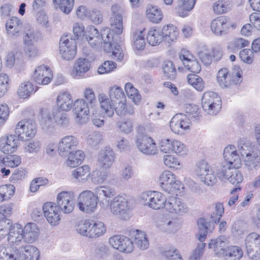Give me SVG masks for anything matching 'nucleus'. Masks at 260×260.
<instances>
[{"label":"nucleus","mask_w":260,"mask_h":260,"mask_svg":"<svg viewBox=\"0 0 260 260\" xmlns=\"http://www.w3.org/2000/svg\"><path fill=\"white\" fill-rule=\"evenodd\" d=\"M115 158V153L110 148L101 151L99 156V161L103 168L107 169L111 167Z\"/></svg>","instance_id":"a878e982"},{"label":"nucleus","mask_w":260,"mask_h":260,"mask_svg":"<svg viewBox=\"0 0 260 260\" xmlns=\"http://www.w3.org/2000/svg\"><path fill=\"white\" fill-rule=\"evenodd\" d=\"M197 224L199 231L196 237L200 242H203L206 238L207 233L211 232L214 228L211 225V221H207L203 217L198 219Z\"/></svg>","instance_id":"b1692460"},{"label":"nucleus","mask_w":260,"mask_h":260,"mask_svg":"<svg viewBox=\"0 0 260 260\" xmlns=\"http://www.w3.org/2000/svg\"><path fill=\"white\" fill-rule=\"evenodd\" d=\"M107 176V172L104 168L94 171L91 174V181L95 184H101L104 182Z\"/></svg>","instance_id":"13d9d810"},{"label":"nucleus","mask_w":260,"mask_h":260,"mask_svg":"<svg viewBox=\"0 0 260 260\" xmlns=\"http://www.w3.org/2000/svg\"><path fill=\"white\" fill-rule=\"evenodd\" d=\"M23 234V239L24 242L31 244L34 242L38 237L39 230L37 225L34 223L26 224L23 230H21Z\"/></svg>","instance_id":"5701e85b"},{"label":"nucleus","mask_w":260,"mask_h":260,"mask_svg":"<svg viewBox=\"0 0 260 260\" xmlns=\"http://www.w3.org/2000/svg\"><path fill=\"white\" fill-rule=\"evenodd\" d=\"M84 26L82 23H76L74 24L73 31L75 36L73 41L75 40L76 38L78 39L79 37L81 38L82 41H84L85 32L84 31Z\"/></svg>","instance_id":"0e129e2a"},{"label":"nucleus","mask_w":260,"mask_h":260,"mask_svg":"<svg viewBox=\"0 0 260 260\" xmlns=\"http://www.w3.org/2000/svg\"><path fill=\"white\" fill-rule=\"evenodd\" d=\"M90 168L88 166L84 165L78 167L73 171L72 176L76 179H84V176L89 175Z\"/></svg>","instance_id":"bf43d9fd"},{"label":"nucleus","mask_w":260,"mask_h":260,"mask_svg":"<svg viewBox=\"0 0 260 260\" xmlns=\"http://www.w3.org/2000/svg\"><path fill=\"white\" fill-rule=\"evenodd\" d=\"M76 46L73 39L70 41L67 36L62 37L59 42V51L62 57L66 60L74 58L76 53Z\"/></svg>","instance_id":"9b49d317"},{"label":"nucleus","mask_w":260,"mask_h":260,"mask_svg":"<svg viewBox=\"0 0 260 260\" xmlns=\"http://www.w3.org/2000/svg\"><path fill=\"white\" fill-rule=\"evenodd\" d=\"M19 224H16L10 230L8 235V241L9 244H15L17 242H20L23 239V234L21 230L18 228Z\"/></svg>","instance_id":"37998d69"},{"label":"nucleus","mask_w":260,"mask_h":260,"mask_svg":"<svg viewBox=\"0 0 260 260\" xmlns=\"http://www.w3.org/2000/svg\"><path fill=\"white\" fill-rule=\"evenodd\" d=\"M110 101L112 103V106L117 100L118 102L124 100L125 95L123 90L119 87L114 86L109 89Z\"/></svg>","instance_id":"49530a36"},{"label":"nucleus","mask_w":260,"mask_h":260,"mask_svg":"<svg viewBox=\"0 0 260 260\" xmlns=\"http://www.w3.org/2000/svg\"><path fill=\"white\" fill-rule=\"evenodd\" d=\"M188 83L197 90L202 91L204 88V83L202 78L196 74H189L187 76Z\"/></svg>","instance_id":"864d4df0"},{"label":"nucleus","mask_w":260,"mask_h":260,"mask_svg":"<svg viewBox=\"0 0 260 260\" xmlns=\"http://www.w3.org/2000/svg\"><path fill=\"white\" fill-rule=\"evenodd\" d=\"M56 203L58 208L64 213H71L74 210L73 198L67 191H61L58 194Z\"/></svg>","instance_id":"4468645a"},{"label":"nucleus","mask_w":260,"mask_h":260,"mask_svg":"<svg viewBox=\"0 0 260 260\" xmlns=\"http://www.w3.org/2000/svg\"><path fill=\"white\" fill-rule=\"evenodd\" d=\"M13 228L11 220L8 218L0 219V239L7 235Z\"/></svg>","instance_id":"5fc2aeb1"},{"label":"nucleus","mask_w":260,"mask_h":260,"mask_svg":"<svg viewBox=\"0 0 260 260\" xmlns=\"http://www.w3.org/2000/svg\"><path fill=\"white\" fill-rule=\"evenodd\" d=\"M19 137L18 135H10L3 137L0 140V150L4 153H11L15 151L19 144Z\"/></svg>","instance_id":"dca6fc26"},{"label":"nucleus","mask_w":260,"mask_h":260,"mask_svg":"<svg viewBox=\"0 0 260 260\" xmlns=\"http://www.w3.org/2000/svg\"><path fill=\"white\" fill-rule=\"evenodd\" d=\"M101 37H94L87 41L92 47L104 43V49L109 52H112L117 60L120 61L123 59V55L120 45L116 42V38L111 33L110 28L107 27L101 30Z\"/></svg>","instance_id":"f257e3e1"},{"label":"nucleus","mask_w":260,"mask_h":260,"mask_svg":"<svg viewBox=\"0 0 260 260\" xmlns=\"http://www.w3.org/2000/svg\"><path fill=\"white\" fill-rule=\"evenodd\" d=\"M111 10V16L109 19L111 26V33L115 37V40L117 42L118 35L123 31L122 16L124 14V10L122 7L117 4L112 5Z\"/></svg>","instance_id":"7ed1b4c3"},{"label":"nucleus","mask_w":260,"mask_h":260,"mask_svg":"<svg viewBox=\"0 0 260 260\" xmlns=\"http://www.w3.org/2000/svg\"><path fill=\"white\" fill-rule=\"evenodd\" d=\"M71 96L68 92H63L59 94L57 99V104L62 111H67L70 110L73 106V100Z\"/></svg>","instance_id":"2f4dec72"},{"label":"nucleus","mask_w":260,"mask_h":260,"mask_svg":"<svg viewBox=\"0 0 260 260\" xmlns=\"http://www.w3.org/2000/svg\"><path fill=\"white\" fill-rule=\"evenodd\" d=\"M203 109L208 114L215 115L221 108V100L217 93L213 91L205 92L202 97Z\"/></svg>","instance_id":"f03ea898"},{"label":"nucleus","mask_w":260,"mask_h":260,"mask_svg":"<svg viewBox=\"0 0 260 260\" xmlns=\"http://www.w3.org/2000/svg\"><path fill=\"white\" fill-rule=\"evenodd\" d=\"M21 162V158L17 155H7L5 158V166L14 168L19 165Z\"/></svg>","instance_id":"69168bd1"},{"label":"nucleus","mask_w":260,"mask_h":260,"mask_svg":"<svg viewBox=\"0 0 260 260\" xmlns=\"http://www.w3.org/2000/svg\"><path fill=\"white\" fill-rule=\"evenodd\" d=\"M194 173L201 181L207 185H213L217 182L216 177L210 169V166L204 160L197 164Z\"/></svg>","instance_id":"39448f33"},{"label":"nucleus","mask_w":260,"mask_h":260,"mask_svg":"<svg viewBox=\"0 0 260 260\" xmlns=\"http://www.w3.org/2000/svg\"><path fill=\"white\" fill-rule=\"evenodd\" d=\"M231 8L230 0H219L215 3L213 6L214 12L217 14H221L226 12Z\"/></svg>","instance_id":"09e8293b"},{"label":"nucleus","mask_w":260,"mask_h":260,"mask_svg":"<svg viewBox=\"0 0 260 260\" xmlns=\"http://www.w3.org/2000/svg\"><path fill=\"white\" fill-rule=\"evenodd\" d=\"M17 251L18 260H39L40 257V250L33 245H21Z\"/></svg>","instance_id":"f8f14e48"},{"label":"nucleus","mask_w":260,"mask_h":260,"mask_svg":"<svg viewBox=\"0 0 260 260\" xmlns=\"http://www.w3.org/2000/svg\"><path fill=\"white\" fill-rule=\"evenodd\" d=\"M73 111L76 115L75 120L80 124L86 123L89 120V107L84 99H78L73 105Z\"/></svg>","instance_id":"6e6552de"},{"label":"nucleus","mask_w":260,"mask_h":260,"mask_svg":"<svg viewBox=\"0 0 260 260\" xmlns=\"http://www.w3.org/2000/svg\"><path fill=\"white\" fill-rule=\"evenodd\" d=\"M138 131L136 135V145L138 149L143 153L147 155H154L156 153L157 149L155 143L149 136L143 132Z\"/></svg>","instance_id":"423d86ee"},{"label":"nucleus","mask_w":260,"mask_h":260,"mask_svg":"<svg viewBox=\"0 0 260 260\" xmlns=\"http://www.w3.org/2000/svg\"><path fill=\"white\" fill-rule=\"evenodd\" d=\"M35 92L33 84L30 82H24L20 85L17 93L21 98L26 99Z\"/></svg>","instance_id":"79ce46f5"},{"label":"nucleus","mask_w":260,"mask_h":260,"mask_svg":"<svg viewBox=\"0 0 260 260\" xmlns=\"http://www.w3.org/2000/svg\"><path fill=\"white\" fill-rule=\"evenodd\" d=\"M160 31L164 41L168 43L174 41L178 35L177 28L172 24L164 26Z\"/></svg>","instance_id":"72a5a7b5"},{"label":"nucleus","mask_w":260,"mask_h":260,"mask_svg":"<svg viewBox=\"0 0 260 260\" xmlns=\"http://www.w3.org/2000/svg\"><path fill=\"white\" fill-rule=\"evenodd\" d=\"M69 156L66 161L67 166L75 168L80 165L84 159V153L81 150H76L75 153L69 155Z\"/></svg>","instance_id":"f704fd0d"},{"label":"nucleus","mask_w":260,"mask_h":260,"mask_svg":"<svg viewBox=\"0 0 260 260\" xmlns=\"http://www.w3.org/2000/svg\"><path fill=\"white\" fill-rule=\"evenodd\" d=\"M165 208L170 213L182 215L188 211V207L180 198L170 197L166 201Z\"/></svg>","instance_id":"6ab92c4d"},{"label":"nucleus","mask_w":260,"mask_h":260,"mask_svg":"<svg viewBox=\"0 0 260 260\" xmlns=\"http://www.w3.org/2000/svg\"><path fill=\"white\" fill-rule=\"evenodd\" d=\"M147 40L150 45L155 46L161 42L164 39L160 30L151 29L148 32Z\"/></svg>","instance_id":"a19ab883"},{"label":"nucleus","mask_w":260,"mask_h":260,"mask_svg":"<svg viewBox=\"0 0 260 260\" xmlns=\"http://www.w3.org/2000/svg\"><path fill=\"white\" fill-rule=\"evenodd\" d=\"M98 198L99 197L91 190L83 191L77 198L79 210L87 213L94 212L97 208Z\"/></svg>","instance_id":"20e7f679"},{"label":"nucleus","mask_w":260,"mask_h":260,"mask_svg":"<svg viewBox=\"0 0 260 260\" xmlns=\"http://www.w3.org/2000/svg\"><path fill=\"white\" fill-rule=\"evenodd\" d=\"M54 119L56 124L62 127H67L69 123V119L68 114L65 112L56 110L53 112Z\"/></svg>","instance_id":"de8ad7c7"},{"label":"nucleus","mask_w":260,"mask_h":260,"mask_svg":"<svg viewBox=\"0 0 260 260\" xmlns=\"http://www.w3.org/2000/svg\"><path fill=\"white\" fill-rule=\"evenodd\" d=\"M164 74L170 80H173L176 76V70L174 64L171 61H166L164 62L163 67Z\"/></svg>","instance_id":"603ef678"},{"label":"nucleus","mask_w":260,"mask_h":260,"mask_svg":"<svg viewBox=\"0 0 260 260\" xmlns=\"http://www.w3.org/2000/svg\"><path fill=\"white\" fill-rule=\"evenodd\" d=\"M244 161L248 170L251 171L258 169L260 167V151L247 153Z\"/></svg>","instance_id":"cd10ccee"},{"label":"nucleus","mask_w":260,"mask_h":260,"mask_svg":"<svg viewBox=\"0 0 260 260\" xmlns=\"http://www.w3.org/2000/svg\"><path fill=\"white\" fill-rule=\"evenodd\" d=\"M52 77L49 67L40 66L35 70L32 76L33 80L39 84H48Z\"/></svg>","instance_id":"aec40b11"},{"label":"nucleus","mask_w":260,"mask_h":260,"mask_svg":"<svg viewBox=\"0 0 260 260\" xmlns=\"http://www.w3.org/2000/svg\"><path fill=\"white\" fill-rule=\"evenodd\" d=\"M243 255L241 248L237 246H231L226 249L225 260H239Z\"/></svg>","instance_id":"c03bdc74"},{"label":"nucleus","mask_w":260,"mask_h":260,"mask_svg":"<svg viewBox=\"0 0 260 260\" xmlns=\"http://www.w3.org/2000/svg\"><path fill=\"white\" fill-rule=\"evenodd\" d=\"M90 63L88 59L79 58L75 62L72 71L74 78H78L87 72L90 68Z\"/></svg>","instance_id":"393cba45"},{"label":"nucleus","mask_w":260,"mask_h":260,"mask_svg":"<svg viewBox=\"0 0 260 260\" xmlns=\"http://www.w3.org/2000/svg\"><path fill=\"white\" fill-rule=\"evenodd\" d=\"M95 192L96 194V196L99 198H102L103 197L111 198L116 194L115 190L109 186L98 187L95 188Z\"/></svg>","instance_id":"3c124183"},{"label":"nucleus","mask_w":260,"mask_h":260,"mask_svg":"<svg viewBox=\"0 0 260 260\" xmlns=\"http://www.w3.org/2000/svg\"><path fill=\"white\" fill-rule=\"evenodd\" d=\"M144 205L154 210H159L165 207L166 199L161 193L157 191L143 193L141 196Z\"/></svg>","instance_id":"0eeeda50"},{"label":"nucleus","mask_w":260,"mask_h":260,"mask_svg":"<svg viewBox=\"0 0 260 260\" xmlns=\"http://www.w3.org/2000/svg\"><path fill=\"white\" fill-rule=\"evenodd\" d=\"M106 231V228L103 222H98L94 223L89 230L88 237L90 238H96L104 234Z\"/></svg>","instance_id":"a18cd8bd"},{"label":"nucleus","mask_w":260,"mask_h":260,"mask_svg":"<svg viewBox=\"0 0 260 260\" xmlns=\"http://www.w3.org/2000/svg\"><path fill=\"white\" fill-rule=\"evenodd\" d=\"M249 41L243 38H238L231 42L227 46V49L231 53H236L241 48L248 46Z\"/></svg>","instance_id":"58836bf2"},{"label":"nucleus","mask_w":260,"mask_h":260,"mask_svg":"<svg viewBox=\"0 0 260 260\" xmlns=\"http://www.w3.org/2000/svg\"><path fill=\"white\" fill-rule=\"evenodd\" d=\"M190 124V119L182 113L175 115L170 122L172 131L177 134H182L184 130L188 129Z\"/></svg>","instance_id":"9d476101"},{"label":"nucleus","mask_w":260,"mask_h":260,"mask_svg":"<svg viewBox=\"0 0 260 260\" xmlns=\"http://www.w3.org/2000/svg\"><path fill=\"white\" fill-rule=\"evenodd\" d=\"M172 152L179 156H184L187 154V149L185 146L180 141L173 140Z\"/></svg>","instance_id":"e2e57ef3"},{"label":"nucleus","mask_w":260,"mask_h":260,"mask_svg":"<svg viewBox=\"0 0 260 260\" xmlns=\"http://www.w3.org/2000/svg\"><path fill=\"white\" fill-rule=\"evenodd\" d=\"M241 59L244 62L250 64L253 60V53L250 49H244L239 52Z\"/></svg>","instance_id":"774afa93"},{"label":"nucleus","mask_w":260,"mask_h":260,"mask_svg":"<svg viewBox=\"0 0 260 260\" xmlns=\"http://www.w3.org/2000/svg\"><path fill=\"white\" fill-rule=\"evenodd\" d=\"M15 134L20 140L26 141L27 137H33L36 134V124L32 119L19 121L15 128Z\"/></svg>","instance_id":"1a4fd4ad"},{"label":"nucleus","mask_w":260,"mask_h":260,"mask_svg":"<svg viewBox=\"0 0 260 260\" xmlns=\"http://www.w3.org/2000/svg\"><path fill=\"white\" fill-rule=\"evenodd\" d=\"M145 34L143 31H140L134 35V46L138 50H142L145 47Z\"/></svg>","instance_id":"6e6d98bb"},{"label":"nucleus","mask_w":260,"mask_h":260,"mask_svg":"<svg viewBox=\"0 0 260 260\" xmlns=\"http://www.w3.org/2000/svg\"><path fill=\"white\" fill-rule=\"evenodd\" d=\"M77 16L81 19H84L87 16H90L91 19H93L94 15L95 16L93 21L95 23H100L102 21V17L100 12L97 10H94L92 11V14H90V11L87 10L85 6H79L76 11Z\"/></svg>","instance_id":"c85d7f7f"},{"label":"nucleus","mask_w":260,"mask_h":260,"mask_svg":"<svg viewBox=\"0 0 260 260\" xmlns=\"http://www.w3.org/2000/svg\"><path fill=\"white\" fill-rule=\"evenodd\" d=\"M101 104V112L105 116L111 117L114 114V108L111 105L110 99L105 94H100L99 98Z\"/></svg>","instance_id":"473e14b6"},{"label":"nucleus","mask_w":260,"mask_h":260,"mask_svg":"<svg viewBox=\"0 0 260 260\" xmlns=\"http://www.w3.org/2000/svg\"><path fill=\"white\" fill-rule=\"evenodd\" d=\"M129 244H144L147 243L148 240L145 233L139 230H131L129 232Z\"/></svg>","instance_id":"e433bc0d"},{"label":"nucleus","mask_w":260,"mask_h":260,"mask_svg":"<svg viewBox=\"0 0 260 260\" xmlns=\"http://www.w3.org/2000/svg\"><path fill=\"white\" fill-rule=\"evenodd\" d=\"M242 73V69L239 66H234L232 68L231 74H229L225 77V83L224 82L222 84H219V85L222 88H232L235 86L239 85L243 80Z\"/></svg>","instance_id":"f3484780"},{"label":"nucleus","mask_w":260,"mask_h":260,"mask_svg":"<svg viewBox=\"0 0 260 260\" xmlns=\"http://www.w3.org/2000/svg\"><path fill=\"white\" fill-rule=\"evenodd\" d=\"M223 156L224 158L223 162L229 164L232 167L237 168L240 167L241 160L234 145H230L226 146L224 149Z\"/></svg>","instance_id":"412c9836"},{"label":"nucleus","mask_w":260,"mask_h":260,"mask_svg":"<svg viewBox=\"0 0 260 260\" xmlns=\"http://www.w3.org/2000/svg\"><path fill=\"white\" fill-rule=\"evenodd\" d=\"M184 111L187 117L190 120L196 121L199 120L200 116V111L198 107L193 104H186L184 105Z\"/></svg>","instance_id":"ea45409f"},{"label":"nucleus","mask_w":260,"mask_h":260,"mask_svg":"<svg viewBox=\"0 0 260 260\" xmlns=\"http://www.w3.org/2000/svg\"><path fill=\"white\" fill-rule=\"evenodd\" d=\"M237 169V168H233L232 170H233L234 172H232L233 173L230 175V177H228L229 181L236 186V187L232 190V194L236 192L237 190H241V187H240L238 185L243 180L242 174Z\"/></svg>","instance_id":"4c0bfd02"},{"label":"nucleus","mask_w":260,"mask_h":260,"mask_svg":"<svg viewBox=\"0 0 260 260\" xmlns=\"http://www.w3.org/2000/svg\"><path fill=\"white\" fill-rule=\"evenodd\" d=\"M78 143L77 139L73 136L63 137L58 144V150L60 155L67 156L73 153Z\"/></svg>","instance_id":"ddd939ff"},{"label":"nucleus","mask_w":260,"mask_h":260,"mask_svg":"<svg viewBox=\"0 0 260 260\" xmlns=\"http://www.w3.org/2000/svg\"><path fill=\"white\" fill-rule=\"evenodd\" d=\"M180 58L182 61L184 67L190 72L194 73H198L201 70V67L198 60L188 51L181 50Z\"/></svg>","instance_id":"2eb2a0df"},{"label":"nucleus","mask_w":260,"mask_h":260,"mask_svg":"<svg viewBox=\"0 0 260 260\" xmlns=\"http://www.w3.org/2000/svg\"><path fill=\"white\" fill-rule=\"evenodd\" d=\"M157 226L165 232L175 233L179 229V224L175 219H166L158 222Z\"/></svg>","instance_id":"7c9ffc66"},{"label":"nucleus","mask_w":260,"mask_h":260,"mask_svg":"<svg viewBox=\"0 0 260 260\" xmlns=\"http://www.w3.org/2000/svg\"><path fill=\"white\" fill-rule=\"evenodd\" d=\"M14 245H2L0 246V260H18V247Z\"/></svg>","instance_id":"bb28decb"},{"label":"nucleus","mask_w":260,"mask_h":260,"mask_svg":"<svg viewBox=\"0 0 260 260\" xmlns=\"http://www.w3.org/2000/svg\"><path fill=\"white\" fill-rule=\"evenodd\" d=\"M148 19L153 23H158L162 19V13L157 7L149 5L146 11Z\"/></svg>","instance_id":"c9c22d12"},{"label":"nucleus","mask_w":260,"mask_h":260,"mask_svg":"<svg viewBox=\"0 0 260 260\" xmlns=\"http://www.w3.org/2000/svg\"><path fill=\"white\" fill-rule=\"evenodd\" d=\"M41 113L40 124L42 128L46 131L51 132L54 127V122L51 112L47 109H42Z\"/></svg>","instance_id":"c756f323"},{"label":"nucleus","mask_w":260,"mask_h":260,"mask_svg":"<svg viewBox=\"0 0 260 260\" xmlns=\"http://www.w3.org/2000/svg\"><path fill=\"white\" fill-rule=\"evenodd\" d=\"M15 187L11 184L0 186V202L10 199L14 194Z\"/></svg>","instance_id":"8fccbe9b"},{"label":"nucleus","mask_w":260,"mask_h":260,"mask_svg":"<svg viewBox=\"0 0 260 260\" xmlns=\"http://www.w3.org/2000/svg\"><path fill=\"white\" fill-rule=\"evenodd\" d=\"M43 210L44 215L49 214L50 213L60 214L61 212L57 205H56L53 202H47L45 203L43 206Z\"/></svg>","instance_id":"338daca9"},{"label":"nucleus","mask_w":260,"mask_h":260,"mask_svg":"<svg viewBox=\"0 0 260 260\" xmlns=\"http://www.w3.org/2000/svg\"><path fill=\"white\" fill-rule=\"evenodd\" d=\"M110 207L111 212L115 215H123L129 210L128 201L120 196L116 197L111 201Z\"/></svg>","instance_id":"a211bd4d"},{"label":"nucleus","mask_w":260,"mask_h":260,"mask_svg":"<svg viewBox=\"0 0 260 260\" xmlns=\"http://www.w3.org/2000/svg\"><path fill=\"white\" fill-rule=\"evenodd\" d=\"M231 167L232 166L229 164L223 161L219 166L217 167L216 173L219 180L223 181H225L226 173H229L231 170H230Z\"/></svg>","instance_id":"4d7b16f0"},{"label":"nucleus","mask_w":260,"mask_h":260,"mask_svg":"<svg viewBox=\"0 0 260 260\" xmlns=\"http://www.w3.org/2000/svg\"><path fill=\"white\" fill-rule=\"evenodd\" d=\"M229 21V19L225 16L219 17L212 20L211 29L213 32L218 36L225 34L231 26Z\"/></svg>","instance_id":"4be33fe9"},{"label":"nucleus","mask_w":260,"mask_h":260,"mask_svg":"<svg viewBox=\"0 0 260 260\" xmlns=\"http://www.w3.org/2000/svg\"><path fill=\"white\" fill-rule=\"evenodd\" d=\"M117 67L116 63L111 60L104 61L98 68V72L100 74L109 73L114 70Z\"/></svg>","instance_id":"680f3d73"},{"label":"nucleus","mask_w":260,"mask_h":260,"mask_svg":"<svg viewBox=\"0 0 260 260\" xmlns=\"http://www.w3.org/2000/svg\"><path fill=\"white\" fill-rule=\"evenodd\" d=\"M175 175L171 171H164L159 177L160 184L164 186L167 185L168 183H174L175 180Z\"/></svg>","instance_id":"052dcab7"}]
</instances>
